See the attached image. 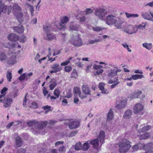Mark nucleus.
<instances>
[{"label": "nucleus", "instance_id": "1", "mask_svg": "<svg viewBox=\"0 0 153 153\" xmlns=\"http://www.w3.org/2000/svg\"><path fill=\"white\" fill-rule=\"evenodd\" d=\"M130 142L125 139L120 142L118 144V145L119 151L120 153H125L131 147V146L130 144Z\"/></svg>", "mask_w": 153, "mask_h": 153}, {"label": "nucleus", "instance_id": "2", "mask_svg": "<svg viewBox=\"0 0 153 153\" xmlns=\"http://www.w3.org/2000/svg\"><path fill=\"white\" fill-rule=\"evenodd\" d=\"M105 137V132L103 131H100L98 138L91 141L90 143L93 146L94 149H98L99 146V139L100 140V142L102 144L104 143V140Z\"/></svg>", "mask_w": 153, "mask_h": 153}, {"label": "nucleus", "instance_id": "3", "mask_svg": "<svg viewBox=\"0 0 153 153\" xmlns=\"http://www.w3.org/2000/svg\"><path fill=\"white\" fill-rule=\"evenodd\" d=\"M118 18L112 15H108L106 19V23L108 25H113L117 22Z\"/></svg>", "mask_w": 153, "mask_h": 153}, {"label": "nucleus", "instance_id": "4", "mask_svg": "<svg viewBox=\"0 0 153 153\" xmlns=\"http://www.w3.org/2000/svg\"><path fill=\"white\" fill-rule=\"evenodd\" d=\"M127 102L126 98L122 99L117 102L115 107L118 109H123L126 107Z\"/></svg>", "mask_w": 153, "mask_h": 153}, {"label": "nucleus", "instance_id": "5", "mask_svg": "<svg viewBox=\"0 0 153 153\" xmlns=\"http://www.w3.org/2000/svg\"><path fill=\"white\" fill-rule=\"evenodd\" d=\"M69 20L68 17L65 16L61 19V23H59L57 27L61 30H64L65 28V23H66Z\"/></svg>", "mask_w": 153, "mask_h": 153}, {"label": "nucleus", "instance_id": "6", "mask_svg": "<svg viewBox=\"0 0 153 153\" xmlns=\"http://www.w3.org/2000/svg\"><path fill=\"white\" fill-rule=\"evenodd\" d=\"M121 70L120 69H114L111 70L109 72L108 76L111 79H114V78H118V76L117 75L118 72H120Z\"/></svg>", "mask_w": 153, "mask_h": 153}, {"label": "nucleus", "instance_id": "7", "mask_svg": "<svg viewBox=\"0 0 153 153\" xmlns=\"http://www.w3.org/2000/svg\"><path fill=\"white\" fill-rule=\"evenodd\" d=\"M71 42L72 45L76 47L81 46L82 45V42L78 36H76L74 39H72Z\"/></svg>", "mask_w": 153, "mask_h": 153}, {"label": "nucleus", "instance_id": "8", "mask_svg": "<svg viewBox=\"0 0 153 153\" xmlns=\"http://www.w3.org/2000/svg\"><path fill=\"white\" fill-rule=\"evenodd\" d=\"M107 14L106 10H96L95 14L100 19L102 20L105 15Z\"/></svg>", "mask_w": 153, "mask_h": 153}, {"label": "nucleus", "instance_id": "9", "mask_svg": "<svg viewBox=\"0 0 153 153\" xmlns=\"http://www.w3.org/2000/svg\"><path fill=\"white\" fill-rule=\"evenodd\" d=\"M20 10H13L12 11L13 13L16 16L18 21L20 22H21L23 21L22 17L23 15Z\"/></svg>", "mask_w": 153, "mask_h": 153}, {"label": "nucleus", "instance_id": "10", "mask_svg": "<svg viewBox=\"0 0 153 153\" xmlns=\"http://www.w3.org/2000/svg\"><path fill=\"white\" fill-rule=\"evenodd\" d=\"M80 122L78 120L70 122L68 126L71 129L77 128L80 125Z\"/></svg>", "mask_w": 153, "mask_h": 153}, {"label": "nucleus", "instance_id": "11", "mask_svg": "<svg viewBox=\"0 0 153 153\" xmlns=\"http://www.w3.org/2000/svg\"><path fill=\"white\" fill-rule=\"evenodd\" d=\"M143 106L140 103H137L136 104L134 107V113L135 114H139L143 111Z\"/></svg>", "mask_w": 153, "mask_h": 153}, {"label": "nucleus", "instance_id": "12", "mask_svg": "<svg viewBox=\"0 0 153 153\" xmlns=\"http://www.w3.org/2000/svg\"><path fill=\"white\" fill-rule=\"evenodd\" d=\"M120 83V82L119 81L117 77L114 79H110L108 81V83L109 84L114 83V84H112L111 86V89L115 88Z\"/></svg>", "mask_w": 153, "mask_h": 153}, {"label": "nucleus", "instance_id": "13", "mask_svg": "<svg viewBox=\"0 0 153 153\" xmlns=\"http://www.w3.org/2000/svg\"><path fill=\"white\" fill-rule=\"evenodd\" d=\"M15 140L16 146L18 147L22 146L23 144V143L21 138L18 136L16 134H15Z\"/></svg>", "mask_w": 153, "mask_h": 153}, {"label": "nucleus", "instance_id": "14", "mask_svg": "<svg viewBox=\"0 0 153 153\" xmlns=\"http://www.w3.org/2000/svg\"><path fill=\"white\" fill-rule=\"evenodd\" d=\"M135 28L132 25H129L127 28H125L124 31L126 33L129 34H132L135 33L137 30H136Z\"/></svg>", "mask_w": 153, "mask_h": 153}, {"label": "nucleus", "instance_id": "15", "mask_svg": "<svg viewBox=\"0 0 153 153\" xmlns=\"http://www.w3.org/2000/svg\"><path fill=\"white\" fill-rule=\"evenodd\" d=\"M152 17H151L150 15L147 13L144 12L141 13V16L144 19L153 22V13L150 12Z\"/></svg>", "mask_w": 153, "mask_h": 153}, {"label": "nucleus", "instance_id": "16", "mask_svg": "<svg viewBox=\"0 0 153 153\" xmlns=\"http://www.w3.org/2000/svg\"><path fill=\"white\" fill-rule=\"evenodd\" d=\"M93 12V10H85L82 12V13L84 16L82 17H80V22L82 23L84 22L85 20V15L91 13Z\"/></svg>", "mask_w": 153, "mask_h": 153}, {"label": "nucleus", "instance_id": "17", "mask_svg": "<svg viewBox=\"0 0 153 153\" xmlns=\"http://www.w3.org/2000/svg\"><path fill=\"white\" fill-rule=\"evenodd\" d=\"M73 92L74 93L75 95L76 94H78L79 95V96L82 99L86 97V96L81 95V91L80 88L78 87H76L74 88L73 89Z\"/></svg>", "mask_w": 153, "mask_h": 153}, {"label": "nucleus", "instance_id": "18", "mask_svg": "<svg viewBox=\"0 0 153 153\" xmlns=\"http://www.w3.org/2000/svg\"><path fill=\"white\" fill-rule=\"evenodd\" d=\"M141 94L142 92L140 91H135L131 94L129 96L128 98L131 100L134 98H137Z\"/></svg>", "mask_w": 153, "mask_h": 153}, {"label": "nucleus", "instance_id": "19", "mask_svg": "<svg viewBox=\"0 0 153 153\" xmlns=\"http://www.w3.org/2000/svg\"><path fill=\"white\" fill-rule=\"evenodd\" d=\"M8 39L12 41L15 42L19 39V37L15 33H12L8 35Z\"/></svg>", "mask_w": 153, "mask_h": 153}, {"label": "nucleus", "instance_id": "20", "mask_svg": "<svg viewBox=\"0 0 153 153\" xmlns=\"http://www.w3.org/2000/svg\"><path fill=\"white\" fill-rule=\"evenodd\" d=\"M105 85V84L104 83H100L99 84L98 87L101 91L102 93L107 94L108 93V92L107 89L105 88L104 86Z\"/></svg>", "mask_w": 153, "mask_h": 153}, {"label": "nucleus", "instance_id": "21", "mask_svg": "<svg viewBox=\"0 0 153 153\" xmlns=\"http://www.w3.org/2000/svg\"><path fill=\"white\" fill-rule=\"evenodd\" d=\"M124 22L119 19H118L117 22H115L113 25H114L115 27H116L117 29H120L123 28L125 26L123 24Z\"/></svg>", "mask_w": 153, "mask_h": 153}, {"label": "nucleus", "instance_id": "22", "mask_svg": "<svg viewBox=\"0 0 153 153\" xmlns=\"http://www.w3.org/2000/svg\"><path fill=\"white\" fill-rule=\"evenodd\" d=\"M13 100L11 98L4 99L3 102L4 104L3 106L5 108H7L10 106Z\"/></svg>", "mask_w": 153, "mask_h": 153}, {"label": "nucleus", "instance_id": "23", "mask_svg": "<svg viewBox=\"0 0 153 153\" xmlns=\"http://www.w3.org/2000/svg\"><path fill=\"white\" fill-rule=\"evenodd\" d=\"M48 122L47 121H41L39 122H36V126L39 129H42L43 128L45 127L47 124Z\"/></svg>", "mask_w": 153, "mask_h": 153}, {"label": "nucleus", "instance_id": "24", "mask_svg": "<svg viewBox=\"0 0 153 153\" xmlns=\"http://www.w3.org/2000/svg\"><path fill=\"white\" fill-rule=\"evenodd\" d=\"M13 29L15 32L19 33H22L24 31V29L22 25L13 27Z\"/></svg>", "mask_w": 153, "mask_h": 153}, {"label": "nucleus", "instance_id": "25", "mask_svg": "<svg viewBox=\"0 0 153 153\" xmlns=\"http://www.w3.org/2000/svg\"><path fill=\"white\" fill-rule=\"evenodd\" d=\"M132 113V111L131 110H128L124 113L123 117L124 119H128L131 117Z\"/></svg>", "mask_w": 153, "mask_h": 153}, {"label": "nucleus", "instance_id": "26", "mask_svg": "<svg viewBox=\"0 0 153 153\" xmlns=\"http://www.w3.org/2000/svg\"><path fill=\"white\" fill-rule=\"evenodd\" d=\"M83 92L86 95H90V89L86 85H83L82 87Z\"/></svg>", "mask_w": 153, "mask_h": 153}, {"label": "nucleus", "instance_id": "27", "mask_svg": "<svg viewBox=\"0 0 153 153\" xmlns=\"http://www.w3.org/2000/svg\"><path fill=\"white\" fill-rule=\"evenodd\" d=\"M16 57L15 56H12L10 57H8L6 61L7 64H14V63L16 61Z\"/></svg>", "mask_w": 153, "mask_h": 153}, {"label": "nucleus", "instance_id": "28", "mask_svg": "<svg viewBox=\"0 0 153 153\" xmlns=\"http://www.w3.org/2000/svg\"><path fill=\"white\" fill-rule=\"evenodd\" d=\"M56 39V36L53 34L49 33H47V37L45 39L48 40H52Z\"/></svg>", "mask_w": 153, "mask_h": 153}, {"label": "nucleus", "instance_id": "29", "mask_svg": "<svg viewBox=\"0 0 153 153\" xmlns=\"http://www.w3.org/2000/svg\"><path fill=\"white\" fill-rule=\"evenodd\" d=\"M51 68L55 70H57V72L60 71L62 69V67L60 66L59 64L57 63H55L52 65Z\"/></svg>", "mask_w": 153, "mask_h": 153}, {"label": "nucleus", "instance_id": "30", "mask_svg": "<svg viewBox=\"0 0 153 153\" xmlns=\"http://www.w3.org/2000/svg\"><path fill=\"white\" fill-rule=\"evenodd\" d=\"M8 57L6 56L5 52H0V60L1 62H4V60L6 61Z\"/></svg>", "mask_w": 153, "mask_h": 153}, {"label": "nucleus", "instance_id": "31", "mask_svg": "<svg viewBox=\"0 0 153 153\" xmlns=\"http://www.w3.org/2000/svg\"><path fill=\"white\" fill-rule=\"evenodd\" d=\"M5 47L8 48H15L16 47V44L11 42H8L4 44Z\"/></svg>", "mask_w": 153, "mask_h": 153}, {"label": "nucleus", "instance_id": "32", "mask_svg": "<svg viewBox=\"0 0 153 153\" xmlns=\"http://www.w3.org/2000/svg\"><path fill=\"white\" fill-rule=\"evenodd\" d=\"M149 134L148 133H145L142 134L138 135L140 140L146 139L149 136Z\"/></svg>", "mask_w": 153, "mask_h": 153}, {"label": "nucleus", "instance_id": "33", "mask_svg": "<svg viewBox=\"0 0 153 153\" xmlns=\"http://www.w3.org/2000/svg\"><path fill=\"white\" fill-rule=\"evenodd\" d=\"M43 29L44 31L47 33L50 32L51 30V27L50 25H45L43 26Z\"/></svg>", "mask_w": 153, "mask_h": 153}, {"label": "nucleus", "instance_id": "34", "mask_svg": "<svg viewBox=\"0 0 153 153\" xmlns=\"http://www.w3.org/2000/svg\"><path fill=\"white\" fill-rule=\"evenodd\" d=\"M143 47L146 48L148 50H151L152 48V45L151 43H145L142 44Z\"/></svg>", "mask_w": 153, "mask_h": 153}, {"label": "nucleus", "instance_id": "35", "mask_svg": "<svg viewBox=\"0 0 153 153\" xmlns=\"http://www.w3.org/2000/svg\"><path fill=\"white\" fill-rule=\"evenodd\" d=\"M2 1H0V10H7L9 9V7H10V9H11V6L7 7L6 5H5L4 4H2Z\"/></svg>", "mask_w": 153, "mask_h": 153}, {"label": "nucleus", "instance_id": "36", "mask_svg": "<svg viewBox=\"0 0 153 153\" xmlns=\"http://www.w3.org/2000/svg\"><path fill=\"white\" fill-rule=\"evenodd\" d=\"M113 118V111L110 109L107 115V119L108 120H112Z\"/></svg>", "mask_w": 153, "mask_h": 153}, {"label": "nucleus", "instance_id": "37", "mask_svg": "<svg viewBox=\"0 0 153 153\" xmlns=\"http://www.w3.org/2000/svg\"><path fill=\"white\" fill-rule=\"evenodd\" d=\"M126 16L128 18H129L131 17H133L134 18L137 17L138 16V15L137 14H130L126 12L125 13Z\"/></svg>", "mask_w": 153, "mask_h": 153}, {"label": "nucleus", "instance_id": "38", "mask_svg": "<svg viewBox=\"0 0 153 153\" xmlns=\"http://www.w3.org/2000/svg\"><path fill=\"white\" fill-rule=\"evenodd\" d=\"M150 128V127L148 125L143 127L141 129H140L139 131V132H144L149 130Z\"/></svg>", "mask_w": 153, "mask_h": 153}, {"label": "nucleus", "instance_id": "39", "mask_svg": "<svg viewBox=\"0 0 153 153\" xmlns=\"http://www.w3.org/2000/svg\"><path fill=\"white\" fill-rule=\"evenodd\" d=\"M36 122L35 120L30 121L27 122V124L30 126H36Z\"/></svg>", "mask_w": 153, "mask_h": 153}, {"label": "nucleus", "instance_id": "40", "mask_svg": "<svg viewBox=\"0 0 153 153\" xmlns=\"http://www.w3.org/2000/svg\"><path fill=\"white\" fill-rule=\"evenodd\" d=\"M6 77L7 80L9 82H11L12 77L11 73L9 71H7L6 74Z\"/></svg>", "mask_w": 153, "mask_h": 153}, {"label": "nucleus", "instance_id": "41", "mask_svg": "<svg viewBox=\"0 0 153 153\" xmlns=\"http://www.w3.org/2000/svg\"><path fill=\"white\" fill-rule=\"evenodd\" d=\"M90 147L89 144L88 143H84L82 146V149L85 151L87 150Z\"/></svg>", "mask_w": 153, "mask_h": 153}, {"label": "nucleus", "instance_id": "42", "mask_svg": "<svg viewBox=\"0 0 153 153\" xmlns=\"http://www.w3.org/2000/svg\"><path fill=\"white\" fill-rule=\"evenodd\" d=\"M82 144L80 142L77 143L75 145V149L77 150H79L81 149Z\"/></svg>", "mask_w": 153, "mask_h": 153}, {"label": "nucleus", "instance_id": "43", "mask_svg": "<svg viewBox=\"0 0 153 153\" xmlns=\"http://www.w3.org/2000/svg\"><path fill=\"white\" fill-rule=\"evenodd\" d=\"M77 77V74L76 71L75 69H74L71 74V78H76Z\"/></svg>", "mask_w": 153, "mask_h": 153}, {"label": "nucleus", "instance_id": "44", "mask_svg": "<svg viewBox=\"0 0 153 153\" xmlns=\"http://www.w3.org/2000/svg\"><path fill=\"white\" fill-rule=\"evenodd\" d=\"M103 28L99 26H95L92 27L93 30L95 31H99L103 30Z\"/></svg>", "mask_w": 153, "mask_h": 153}, {"label": "nucleus", "instance_id": "45", "mask_svg": "<svg viewBox=\"0 0 153 153\" xmlns=\"http://www.w3.org/2000/svg\"><path fill=\"white\" fill-rule=\"evenodd\" d=\"M57 83L56 82H54L51 84L49 86L50 89V90H53L55 87L56 86Z\"/></svg>", "mask_w": 153, "mask_h": 153}, {"label": "nucleus", "instance_id": "46", "mask_svg": "<svg viewBox=\"0 0 153 153\" xmlns=\"http://www.w3.org/2000/svg\"><path fill=\"white\" fill-rule=\"evenodd\" d=\"M54 95L58 98L59 96L60 92L58 89H56L53 92Z\"/></svg>", "mask_w": 153, "mask_h": 153}, {"label": "nucleus", "instance_id": "47", "mask_svg": "<svg viewBox=\"0 0 153 153\" xmlns=\"http://www.w3.org/2000/svg\"><path fill=\"white\" fill-rule=\"evenodd\" d=\"M72 69V67L70 66H65V70L66 72H69Z\"/></svg>", "mask_w": 153, "mask_h": 153}, {"label": "nucleus", "instance_id": "48", "mask_svg": "<svg viewBox=\"0 0 153 153\" xmlns=\"http://www.w3.org/2000/svg\"><path fill=\"white\" fill-rule=\"evenodd\" d=\"M140 145L142 146V144H140L138 145H135L134 146H133L132 147V148H133V150H134V151H136L137 150L139 149V146Z\"/></svg>", "mask_w": 153, "mask_h": 153}, {"label": "nucleus", "instance_id": "49", "mask_svg": "<svg viewBox=\"0 0 153 153\" xmlns=\"http://www.w3.org/2000/svg\"><path fill=\"white\" fill-rule=\"evenodd\" d=\"M70 28L71 30L77 31L78 30V27L74 25H71L70 27Z\"/></svg>", "mask_w": 153, "mask_h": 153}, {"label": "nucleus", "instance_id": "50", "mask_svg": "<svg viewBox=\"0 0 153 153\" xmlns=\"http://www.w3.org/2000/svg\"><path fill=\"white\" fill-rule=\"evenodd\" d=\"M25 77L26 74L24 73L20 75L19 78V80L22 81L24 80L25 79Z\"/></svg>", "mask_w": 153, "mask_h": 153}, {"label": "nucleus", "instance_id": "51", "mask_svg": "<svg viewBox=\"0 0 153 153\" xmlns=\"http://www.w3.org/2000/svg\"><path fill=\"white\" fill-rule=\"evenodd\" d=\"M26 40V37L24 35L22 36L20 39V42H25Z\"/></svg>", "mask_w": 153, "mask_h": 153}, {"label": "nucleus", "instance_id": "52", "mask_svg": "<svg viewBox=\"0 0 153 153\" xmlns=\"http://www.w3.org/2000/svg\"><path fill=\"white\" fill-rule=\"evenodd\" d=\"M77 132L76 131H72L68 135V137H72L73 136H75Z\"/></svg>", "mask_w": 153, "mask_h": 153}, {"label": "nucleus", "instance_id": "53", "mask_svg": "<svg viewBox=\"0 0 153 153\" xmlns=\"http://www.w3.org/2000/svg\"><path fill=\"white\" fill-rule=\"evenodd\" d=\"M104 71L102 69H100L99 70H98L96 72V73L95 74V75H98L100 74H101Z\"/></svg>", "mask_w": 153, "mask_h": 153}, {"label": "nucleus", "instance_id": "54", "mask_svg": "<svg viewBox=\"0 0 153 153\" xmlns=\"http://www.w3.org/2000/svg\"><path fill=\"white\" fill-rule=\"evenodd\" d=\"M8 88L6 87H4L1 90V93L2 94H4V95H5V94L6 93V91L7 90Z\"/></svg>", "mask_w": 153, "mask_h": 153}, {"label": "nucleus", "instance_id": "55", "mask_svg": "<svg viewBox=\"0 0 153 153\" xmlns=\"http://www.w3.org/2000/svg\"><path fill=\"white\" fill-rule=\"evenodd\" d=\"M31 107L34 108H36L38 107V104L36 102H33L31 103Z\"/></svg>", "mask_w": 153, "mask_h": 153}, {"label": "nucleus", "instance_id": "56", "mask_svg": "<svg viewBox=\"0 0 153 153\" xmlns=\"http://www.w3.org/2000/svg\"><path fill=\"white\" fill-rule=\"evenodd\" d=\"M93 65L92 63H91L86 66V71L87 72H88L89 69L91 68Z\"/></svg>", "mask_w": 153, "mask_h": 153}, {"label": "nucleus", "instance_id": "57", "mask_svg": "<svg viewBox=\"0 0 153 153\" xmlns=\"http://www.w3.org/2000/svg\"><path fill=\"white\" fill-rule=\"evenodd\" d=\"M146 25L145 24L140 25L138 27V29H143L145 27Z\"/></svg>", "mask_w": 153, "mask_h": 153}, {"label": "nucleus", "instance_id": "58", "mask_svg": "<svg viewBox=\"0 0 153 153\" xmlns=\"http://www.w3.org/2000/svg\"><path fill=\"white\" fill-rule=\"evenodd\" d=\"M51 107L48 105H46L43 107V108L45 110H47L46 112L48 111L50 109Z\"/></svg>", "mask_w": 153, "mask_h": 153}, {"label": "nucleus", "instance_id": "59", "mask_svg": "<svg viewBox=\"0 0 153 153\" xmlns=\"http://www.w3.org/2000/svg\"><path fill=\"white\" fill-rule=\"evenodd\" d=\"M17 151L18 153H25V150L24 149L20 148Z\"/></svg>", "mask_w": 153, "mask_h": 153}, {"label": "nucleus", "instance_id": "60", "mask_svg": "<svg viewBox=\"0 0 153 153\" xmlns=\"http://www.w3.org/2000/svg\"><path fill=\"white\" fill-rule=\"evenodd\" d=\"M80 61V59L79 58H76L73 60L74 62L76 64H77Z\"/></svg>", "mask_w": 153, "mask_h": 153}, {"label": "nucleus", "instance_id": "61", "mask_svg": "<svg viewBox=\"0 0 153 153\" xmlns=\"http://www.w3.org/2000/svg\"><path fill=\"white\" fill-rule=\"evenodd\" d=\"M13 10H20L21 9L20 7L17 4L14 5L13 7Z\"/></svg>", "mask_w": 153, "mask_h": 153}, {"label": "nucleus", "instance_id": "62", "mask_svg": "<svg viewBox=\"0 0 153 153\" xmlns=\"http://www.w3.org/2000/svg\"><path fill=\"white\" fill-rule=\"evenodd\" d=\"M65 148L63 146H62L59 149V151L61 152H64L65 151Z\"/></svg>", "mask_w": 153, "mask_h": 153}, {"label": "nucleus", "instance_id": "63", "mask_svg": "<svg viewBox=\"0 0 153 153\" xmlns=\"http://www.w3.org/2000/svg\"><path fill=\"white\" fill-rule=\"evenodd\" d=\"M74 96L75 97L74 98V102L76 104H77L79 101V99L76 97V95Z\"/></svg>", "mask_w": 153, "mask_h": 153}, {"label": "nucleus", "instance_id": "64", "mask_svg": "<svg viewBox=\"0 0 153 153\" xmlns=\"http://www.w3.org/2000/svg\"><path fill=\"white\" fill-rule=\"evenodd\" d=\"M43 93L44 96H46L48 94V91L46 90V88L45 87L43 88Z\"/></svg>", "mask_w": 153, "mask_h": 153}]
</instances>
